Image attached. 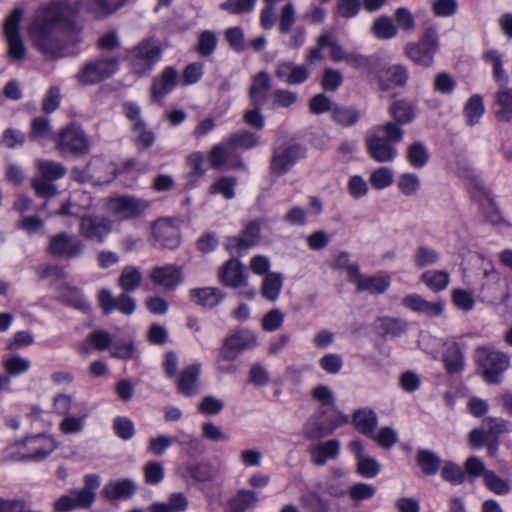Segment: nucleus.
<instances>
[{
  "instance_id": "obj_1",
  "label": "nucleus",
  "mask_w": 512,
  "mask_h": 512,
  "mask_svg": "<svg viewBox=\"0 0 512 512\" xmlns=\"http://www.w3.org/2000/svg\"><path fill=\"white\" fill-rule=\"evenodd\" d=\"M130 0H52L41 6L34 15L28 35L32 46L49 61H57L75 54L81 41V29L76 16L83 5L94 18L103 19L115 14Z\"/></svg>"
},
{
  "instance_id": "obj_2",
  "label": "nucleus",
  "mask_w": 512,
  "mask_h": 512,
  "mask_svg": "<svg viewBox=\"0 0 512 512\" xmlns=\"http://www.w3.org/2000/svg\"><path fill=\"white\" fill-rule=\"evenodd\" d=\"M56 446L51 436L37 434L10 444L4 451V457L9 460L38 461L50 455Z\"/></svg>"
},
{
  "instance_id": "obj_3",
  "label": "nucleus",
  "mask_w": 512,
  "mask_h": 512,
  "mask_svg": "<svg viewBox=\"0 0 512 512\" xmlns=\"http://www.w3.org/2000/svg\"><path fill=\"white\" fill-rule=\"evenodd\" d=\"M162 55L163 47L160 40L155 36L146 37L129 50L130 68L138 76L148 75L161 60Z\"/></svg>"
},
{
  "instance_id": "obj_4",
  "label": "nucleus",
  "mask_w": 512,
  "mask_h": 512,
  "mask_svg": "<svg viewBox=\"0 0 512 512\" xmlns=\"http://www.w3.org/2000/svg\"><path fill=\"white\" fill-rule=\"evenodd\" d=\"M479 373L488 384H499L510 366V357L493 346H479L474 353Z\"/></svg>"
},
{
  "instance_id": "obj_5",
  "label": "nucleus",
  "mask_w": 512,
  "mask_h": 512,
  "mask_svg": "<svg viewBox=\"0 0 512 512\" xmlns=\"http://www.w3.org/2000/svg\"><path fill=\"white\" fill-rule=\"evenodd\" d=\"M402 140H397L387 131L378 129V125L370 129L365 136V146L369 156L378 163L393 162L398 150L396 144Z\"/></svg>"
},
{
  "instance_id": "obj_6",
  "label": "nucleus",
  "mask_w": 512,
  "mask_h": 512,
  "mask_svg": "<svg viewBox=\"0 0 512 512\" xmlns=\"http://www.w3.org/2000/svg\"><path fill=\"white\" fill-rule=\"evenodd\" d=\"M388 112L391 120L379 124L378 129L389 132L397 140H403L405 134L403 125L413 122L416 118L415 105L406 99L395 100L389 106Z\"/></svg>"
},
{
  "instance_id": "obj_7",
  "label": "nucleus",
  "mask_w": 512,
  "mask_h": 512,
  "mask_svg": "<svg viewBox=\"0 0 512 512\" xmlns=\"http://www.w3.org/2000/svg\"><path fill=\"white\" fill-rule=\"evenodd\" d=\"M437 49V32L435 28L429 27L417 42H409L405 45L404 53L416 65L430 67Z\"/></svg>"
},
{
  "instance_id": "obj_8",
  "label": "nucleus",
  "mask_w": 512,
  "mask_h": 512,
  "mask_svg": "<svg viewBox=\"0 0 512 512\" xmlns=\"http://www.w3.org/2000/svg\"><path fill=\"white\" fill-rule=\"evenodd\" d=\"M23 10L15 8L7 16L4 23V35L8 45V55L14 61H22L26 57L27 49L20 35V23L23 17Z\"/></svg>"
},
{
  "instance_id": "obj_9",
  "label": "nucleus",
  "mask_w": 512,
  "mask_h": 512,
  "mask_svg": "<svg viewBox=\"0 0 512 512\" xmlns=\"http://www.w3.org/2000/svg\"><path fill=\"white\" fill-rule=\"evenodd\" d=\"M118 66L117 57L96 58L84 65L77 74V79L83 85L95 84L114 75Z\"/></svg>"
},
{
  "instance_id": "obj_10",
  "label": "nucleus",
  "mask_w": 512,
  "mask_h": 512,
  "mask_svg": "<svg viewBox=\"0 0 512 512\" xmlns=\"http://www.w3.org/2000/svg\"><path fill=\"white\" fill-rule=\"evenodd\" d=\"M105 207L110 214L119 217L121 220H132L141 217L145 213L149 207V202L133 196H118L109 198Z\"/></svg>"
},
{
  "instance_id": "obj_11",
  "label": "nucleus",
  "mask_w": 512,
  "mask_h": 512,
  "mask_svg": "<svg viewBox=\"0 0 512 512\" xmlns=\"http://www.w3.org/2000/svg\"><path fill=\"white\" fill-rule=\"evenodd\" d=\"M57 148L62 155H83L89 152L90 144L83 130L72 124L59 132Z\"/></svg>"
},
{
  "instance_id": "obj_12",
  "label": "nucleus",
  "mask_w": 512,
  "mask_h": 512,
  "mask_svg": "<svg viewBox=\"0 0 512 512\" xmlns=\"http://www.w3.org/2000/svg\"><path fill=\"white\" fill-rule=\"evenodd\" d=\"M219 280L224 285L234 289L245 288L239 294L247 299H252L255 296V290L247 288V275L242 263L237 259L231 258L225 262L219 271Z\"/></svg>"
},
{
  "instance_id": "obj_13",
  "label": "nucleus",
  "mask_w": 512,
  "mask_h": 512,
  "mask_svg": "<svg viewBox=\"0 0 512 512\" xmlns=\"http://www.w3.org/2000/svg\"><path fill=\"white\" fill-rule=\"evenodd\" d=\"M46 251L53 257L70 260L83 253L84 244L74 235L59 233L50 237Z\"/></svg>"
},
{
  "instance_id": "obj_14",
  "label": "nucleus",
  "mask_w": 512,
  "mask_h": 512,
  "mask_svg": "<svg viewBox=\"0 0 512 512\" xmlns=\"http://www.w3.org/2000/svg\"><path fill=\"white\" fill-rule=\"evenodd\" d=\"M97 297L104 315H109L115 310L124 315H131L136 310V300L129 295V292L122 291L115 297L109 289L102 288Z\"/></svg>"
},
{
  "instance_id": "obj_15",
  "label": "nucleus",
  "mask_w": 512,
  "mask_h": 512,
  "mask_svg": "<svg viewBox=\"0 0 512 512\" xmlns=\"http://www.w3.org/2000/svg\"><path fill=\"white\" fill-rule=\"evenodd\" d=\"M306 156V149L300 144H293L286 148H278L273 152L270 161V171L275 175L287 173L294 164Z\"/></svg>"
},
{
  "instance_id": "obj_16",
  "label": "nucleus",
  "mask_w": 512,
  "mask_h": 512,
  "mask_svg": "<svg viewBox=\"0 0 512 512\" xmlns=\"http://www.w3.org/2000/svg\"><path fill=\"white\" fill-rule=\"evenodd\" d=\"M111 230L112 221L104 216L89 215L80 220V235L91 241L104 242Z\"/></svg>"
},
{
  "instance_id": "obj_17",
  "label": "nucleus",
  "mask_w": 512,
  "mask_h": 512,
  "mask_svg": "<svg viewBox=\"0 0 512 512\" xmlns=\"http://www.w3.org/2000/svg\"><path fill=\"white\" fill-rule=\"evenodd\" d=\"M256 343V338L248 331H237L223 341L220 348V359L224 361H234L239 354Z\"/></svg>"
},
{
  "instance_id": "obj_18",
  "label": "nucleus",
  "mask_w": 512,
  "mask_h": 512,
  "mask_svg": "<svg viewBox=\"0 0 512 512\" xmlns=\"http://www.w3.org/2000/svg\"><path fill=\"white\" fill-rule=\"evenodd\" d=\"M348 417L342 413L336 412L331 415H323L315 420L307 423L305 433L308 438L317 439L328 436L333 433L335 429L346 424Z\"/></svg>"
},
{
  "instance_id": "obj_19",
  "label": "nucleus",
  "mask_w": 512,
  "mask_h": 512,
  "mask_svg": "<svg viewBox=\"0 0 512 512\" xmlns=\"http://www.w3.org/2000/svg\"><path fill=\"white\" fill-rule=\"evenodd\" d=\"M151 281L165 291L174 290L184 280L181 267L174 264L154 267L149 274Z\"/></svg>"
},
{
  "instance_id": "obj_20",
  "label": "nucleus",
  "mask_w": 512,
  "mask_h": 512,
  "mask_svg": "<svg viewBox=\"0 0 512 512\" xmlns=\"http://www.w3.org/2000/svg\"><path fill=\"white\" fill-rule=\"evenodd\" d=\"M310 74L311 69L307 64L297 65L291 61L278 62L275 69V76L288 85L302 84Z\"/></svg>"
},
{
  "instance_id": "obj_21",
  "label": "nucleus",
  "mask_w": 512,
  "mask_h": 512,
  "mask_svg": "<svg viewBox=\"0 0 512 512\" xmlns=\"http://www.w3.org/2000/svg\"><path fill=\"white\" fill-rule=\"evenodd\" d=\"M261 225L257 220L249 222L241 235L229 237L226 240V249L233 252H243L257 244L259 240Z\"/></svg>"
},
{
  "instance_id": "obj_22",
  "label": "nucleus",
  "mask_w": 512,
  "mask_h": 512,
  "mask_svg": "<svg viewBox=\"0 0 512 512\" xmlns=\"http://www.w3.org/2000/svg\"><path fill=\"white\" fill-rule=\"evenodd\" d=\"M152 230L155 240L163 248L175 249L180 244V230L170 221L158 220Z\"/></svg>"
},
{
  "instance_id": "obj_23",
  "label": "nucleus",
  "mask_w": 512,
  "mask_h": 512,
  "mask_svg": "<svg viewBox=\"0 0 512 512\" xmlns=\"http://www.w3.org/2000/svg\"><path fill=\"white\" fill-rule=\"evenodd\" d=\"M311 462L316 466H323L329 460H334L340 452V441L330 439L312 444L308 447Z\"/></svg>"
},
{
  "instance_id": "obj_24",
  "label": "nucleus",
  "mask_w": 512,
  "mask_h": 512,
  "mask_svg": "<svg viewBox=\"0 0 512 512\" xmlns=\"http://www.w3.org/2000/svg\"><path fill=\"white\" fill-rule=\"evenodd\" d=\"M201 364H191L185 367L176 379L178 391L185 396H192L199 391Z\"/></svg>"
},
{
  "instance_id": "obj_25",
  "label": "nucleus",
  "mask_w": 512,
  "mask_h": 512,
  "mask_svg": "<svg viewBox=\"0 0 512 512\" xmlns=\"http://www.w3.org/2000/svg\"><path fill=\"white\" fill-rule=\"evenodd\" d=\"M178 72L174 67H166L160 75L153 78L151 85V97L155 100L162 99L171 92L177 84Z\"/></svg>"
},
{
  "instance_id": "obj_26",
  "label": "nucleus",
  "mask_w": 512,
  "mask_h": 512,
  "mask_svg": "<svg viewBox=\"0 0 512 512\" xmlns=\"http://www.w3.org/2000/svg\"><path fill=\"white\" fill-rule=\"evenodd\" d=\"M271 88V78L265 71L257 73L251 81L248 91L252 104L264 105L268 91Z\"/></svg>"
},
{
  "instance_id": "obj_27",
  "label": "nucleus",
  "mask_w": 512,
  "mask_h": 512,
  "mask_svg": "<svg viewBox=\"0 0 512 512\" xmlns=\"http://www.w3.org/2000/svg\"><path fill=\"white\" fill-rule=\"evenodd\" d=\"M379 85L383 90L390 86H404L408 80L407 68L403 65H393L379 73Z\"/></svg>"
},
{
  "instance_id": "obj_28",
  "label": "nucleus",
  "mask_w": 512,
  "mask_h": 512,
  "mask_svg": "<svg viewBox=\"0 0 512 512\" xmlns=\"http://www.w3.org/2000/svg\"><path fill=\"white\" fill-rule=\"evenodd\" d=\"M136 491L135 483L130 479H122L107 483L102 493L109 500L130 498Z\"/></svg>"
},
{
  "instance_id": "obj_29",
  "label": "nucleus",
  "mask_w": 512,
  "mask_h": 512,
  "mask_svg": "<svg viewBox=\"0 0 512 512\" xmlns=\"http://www.w3.org/2000/svg\"><path fill=\"white\" fill-rule=\"evenodd\" d=\"M495 102L497 106L496 119L505 123L512 121V88L501 86L495 94Z\"/></svg>"
},
{
  "instance_id": "obj_30",
  "label": "nucleus",
  "mask_w": 512,
  "mask_h": 512,
  "mask_svg": "<svg viewBox=\"0 0 512 512\" xmlns=\"http://www.w3.org/2000/svg\"><path fill=\"white\" fill-rule=\"evenodd\" d=\"M190 294L195 303L206 308L217 306L225 297V294L215 287L195 288Z\"/></svg>"
},
{
  "instance_id": "obj_31",
  "label": "nucleus",
  "mask_w": 512,
  "mask_h": 512,
  "mask_svg": "<svg viewBox=\"0 0 512 512\" xmlns=\"http://www.w3.org/2000/svg\"><path fill=\"white\" fill-rule=\"evenodd\" d=\"M143 276L139 268L128 265L125 266L118 277L117 284L123 292L135 291L142 282Z\"/></svg>"
},
{
  "instance_id": "obj_32",
  "label": "nucleus",
  "mask_w": 512,
  "mask_h": 512,
  "mask_svg": "<svg viewBox=\"0 0 512 512\" xmlns=\"http://www.w3.org/2000/svg\"><path fill=\"white\" fill-rule=\"evenodd\" d=\"M356 429L366 436H373L377 425V416L370 409H359L353 414Z\"/></svg>"
},
{
  "instance_id": "obj_33",
  "label": "nucleus",
  "mask_w": 512,
  "mask_h": 512,
  "mask_svg": "<svg viewBox=\"0 0 512 512\" xmlns=\"http://www.w3.org/2000/svg\"><path fill=\"white\" fill-rule=\"evenodd\" d=\"M89 416L87 409H80L75 415H67L59 424V430L66 435L80 433Z\"/></svg>"
},
{
  "instance_id": "obj_34",
  "label": "nucleus",
  "mask_w": 512,
  "mask_h": 512,
  "mask_svg": "<svg viewBox=\"0 0 512 512\" xmlns=\"http://www.w3.org/2000/svg\"><path fill=\"white\" fill-rule=\"evenodd\" d=\"M299 502L307 512H330V504L315 491H308L300 496Z\"/></svg>"
},
{
  "instance_id": "obj_35",
  "label": "nucleus",
  "mask_w": 512,
  "mask_h": 512,
  "mask_svg": "<svg viewBox=\"0 0 512 512\" xmlns=\"http://www.w3.org/2000/svg\"><path fill=\"white\" fill-rule=\"evenodd\" d=\"M282 285L283 278L280 273H267L261 286V295L269 301H275L279 297Z\"/></svg>"
},
{
  "instance_id": "obj_36",
  "label": "nucleus",
  "mask_w": 512,
  "mask_h": 512,
  "mask_svg": "<svg viewBox=\"0 0 512 512\" xmlns=\"http://www.w3.org/2000/svg\"><path fill=\"white\" fill-rule=\"evenodd\" d=\"M416 461L425 475H435L441 464L440 457L428 449H420L417 452Z\"/></svg>"
},
{
  "instance_id": "obj_37",
  "label": "nucleus",
  "mask_w": 512,
  "mask_h": 512,
  "mask_svg": "<svg viewBox=\"0 0 512 512\" xmlns=\"http://www.w3.org/2000/svg\"><path fill=\"white\" fill-rule=\"evenodd\" d=\"M406 159L414 168L424 167L429 160V152L424 143L415 141L406 149Z\"/></svg>"
},
{
  "instance_id": "obj_38",
  "label": "nucleus",
  "mask_w": 512,
  "mask_h": 512,
  "mask_svg": "<svg viewBox=\"0 0 512 512\" xmlns=\"http://www.w3.org/2000/svg\"><path fill=\"white\" fill-rule=\"evenodd\" d=\"M227 147L231 149H251L258 145V136L250 131L234 132L227 138Z\"/></svg>"
},
{
  "instance_id": "obj_39",
  "label": "nucleus",
  "mask_w": 512,
  "mask_h": 512,
  "mask_svg": "<svg viewBox=\"0 0 512 512\" xmlns=\"http://www.w3.org/2000/svg\"><path fill=\"white\" fill-rule=\"evenodd\" d=\"M371 31L376 38L387 40L397 35L398 28L389 16L382 15L374 20Z\"/></svg>"
},
{
  "instance_id": "obj_40",
  "label": "nucleus",
  "mask_w": 512,
  "mask_h": 512,
  "mask_svg": "<svg viewBox=\"0 0 512 512\" xmlns=\"http://www.w3.org/2000/svg\"><path fill=\"white\" fill-rule=\"evenodd\" d=\"M391 280L386 275H376L371 277H364L359 283L357 288L358 292L367 291L370 294H381L385 292L390 286Z\"/></svg>"
},
{
  "instance_id": "obj_41",
  "label": "nucleus",
  "mask_w": 512,
  "mask_h": 512,
  "mask_svg": "<svg viewBox=\"0 0 512 512\" xmlns=\"http://www.w3.org/2000/svg\"><path fill=\"white\" fill-rule=\"evenodd\" d=\"M86 508H89V505L80 501V495L77 494V489L72 490L69 494L60 496L53 503L54 512H70L75 509Z\"/></svg>"
},
{
  "instance_id": "obj_42",
  "label": "nucleus",
  "mask_w": 512,
  "mask_h": 512,
  "mask_svg": "<svg viewBox=\"0 0 512 512\" xmlns=\"http://www.w3.org/2000/svg\"><path fill=\"white\" fill-rule=\"evenodd\" d=\"M443 362L448 373H458L464 367L463 353L458 344L453 343L443 354Z\"/></svg>"
},
{
  "instance_id": "obj_43",
  "label": "nucleus",
  "mask_w": 512,
  "mask_h": 512,
  "mask_svg": "<svg viewBox=\"0 0 512 512\" xmlns=\"http://www.w3.org/2000/svg\"><path fill=\"white\" fill-rule=\"evenodd\" d=\"M483 59L492 64L493 77L499 86H507L509 78L502 66V56L499 51L491 49L484 53Z\"/></svg>"
},
{
  "instance_id": "obj_44",
  "label": "nucleus",
  "mask_w": 512,
  "mask_h": 512,
  "mask_svg": "<svg viewBox=\"0 0 512 512\" xmlns=\"http://www.w3.org/2000/svg\"><path fill=\"white\" fill-rule=\"evenodd\" d=\"M421 280L434 292H439L449 284L450 276L446 271L429 270L421 275Z\"/></svg>"
},
{
  "instance_id": "obj_45",
  "label": "nucleus",
  "mask_w": 512,
  "mask_h": 512,
  "mask_svg": "<svg viewBox=\"0 0 512 512\" xmlns=\"http://www.w3.org/2000/svg\"><path fill=\"white\" fill-rule=\"evenodd\" d=\"M80 409H86L83 404L74 400L72 395L59 394L54 398V410L59 415L66 417L78 413Z\"/></svg>"
},
{
  "instance_id": "obj_46",
  "label": "nucleus",
  "mask_w": 512,
  "mask_h": 512,
  "mask_svg": "<svg viewBox=\"0 0 512 512\" xmlns=\"http://www.w3.org/2000/svg\"><path fill=\"white\" fill-rule=\"evenodd\" d=\"M485 111L483 99L480 95L475 94L469 98L464 106V115L470 126L478 123L479 119Z\"/></svg>"
},
{
  "instance_id": "obj_47",
  "label": "nucleus",
  "mask_w": 512,
  "mask_h": 512,
  "mask_svg": "<svg viewBox=\"0 0 512 512\" xmlns=\"http://www.w3.org/2000/svg\"><path fill=\"white\" fill-rule=\"evenodd\" d=\"M382 331L393 337H398L407 331L408 323L402 318L384 316L378 318Z\"/></svg>"
},
{
  "instance_id": "obj_48",
  "label": "nucleus",
  "mask_w": 512,
  "mask_h": 512,
  "mask_svg": "<svg viewBox=\"0 0 512 512\" xmlns=\"http://www.w3.org/2000/svg\"><path fill=\"white\" fill-rule=\"evenodd\" d=\"M100 486V478L95 474H88L84 477V487L77 489V494L80 495V501L88 504L89 507L95 500V491Z\"/></svg>"
},
{
  "instance_id": "obj_49",
  "label": "nucleus",
  "mask_w": 512,
  "mask_h": 512,
  "mask_svg": "<svg viewBox=\"0 0 512 512\" xmlns=\"http://www.w3.org/2000/svg\"><path fill=\"white\" fill-rule=\"evenodd\" d=\"M38 169L41 177L49 181H56L66 174L65 166L61 163L50 160L38 161Z\"/></svg>"
},
{
  "instance_id": "obj_50",
  "label": "nucleus",
  "mask_w": 512,
  "mask_h": 512,
  "mask_svg": "<svg viewBox=\"0 0 512 512\" xmlns=\"http://www.w3.org/2000/svg\"><path fill=\"white\" fill-rule=\"evenodd\" d=\"M257 501L258 498L253 491L240 490L230 502L231 512H245L248 508H253Z\"/></svg>"
},
{
  "instance_id": "obj_51",
  "label": "nucleus",
  "mask_w": 512,
  "mask_h": 512,
  "mask_svg": "<svg viewBox=\"0 0 512 512\" xmlns=\"http://www.w3.org/2000/svg\"><path fill=\"white\" fill-rule=\"evenodd\" d=\"M359 118L360 114L358 110L353 107L335 106L332 109V119L342 126L354 125Z\"/></svg>"
},
{
  "instance_id": "obj_52",
  "label": "nucleus",
  "mask_w": 512,
  "mask_h": 512,
  "mask_svg": "<svg viewBox=\"0 0 512 512\" xmlns=\"http://www.w3.org/2000/svg\"><path fill=\"white\" fill-rule=\"evenodd\" d=\"M5 371L12 376L25 373L30 368V361L19 355L6 356L2 360Z\"/></svg>"
},
{
  "instance_id": "obj_53",
  "label": "nucleus",
  "mask_w": 512,
  "mask_h": 512,
  "mask_svg": "<svg viewBox=\"0 0 512 512\" xmlns=\"http://www.w3.org/2000/svg\"><path fill=\"white\" fill-rule=\"evenodd\" d=\"M51 126L48 118L39 116L32 120L29 137L33 141H40L49 138Z\"/></svg>"
},
{
  "instance_id": "obj_54",
  "label": "nucleus",
  "mask_w": 512,
  "mask_h": 512,
  "mask_svg": "<svg viewBox=\"0 0 512 512\" xmlns=\"http://www.w3.org/2000/svg\"><path fill=\"white\" fill-rule=\"evenodd\" d=\"M217 37L210 30L202 31L198 36L196 51L203 57L210 56L216 49Z\"/></svg>"
},
{
  "instance_id": "obj_55",
  "label": "nucleus",
  "mask_w": 512,
  "mask_h": 512,
  "mask_svg": "<svg viewBox=\"0 0 512 512\" xmlns=\"http://www.w3.org/2000/svg\"><path fill=\"white\" fill-rule=\"evenodd\" d=\"M236 183L237 179L234 177H221L210 186L209 192L211 194H221L226 199H232L235 196Z\"/></svg>"
},
{
  "instance_id": "obj_56",
  "label": "nucleus",
  "mask_w": 512,
  "mask_h": 512,
  "mask_svg": "<svg viewBox=\"0 0 512 512\" xmlns=\"http://www.w3.org/2000/svg\"><path fill=\"white\" fill-rule=\"evenodd\" d=\"M483 423L487 427V434L495 438L512 431V423L503 418L487 417Z\"/></svg>"
},
{
  "instance_id": "obj_57",
  "label": "nucleus",
  "mask_w": 512,
  "mask_h": 512,
  "mask_svg": "<svg viewBox=\"0 0 512 512\" xmlns=\"http://www.w3.org/2000/svg\"><path fill=\"white\" fill-rule=\"evenodd\" d=\"M189 475L199 482L211 481L216 476V469L208 462H201L187 468Z\"/></svg>"
},
{
  "instance_id": "obj_58",
  "label": "nucleus",
  "mask_w": 512,
  "mask_h": 512,
  "mask_svg": "<svg viewBox=\"0 0 512 512\" xmlns=\"http://www.w3.org/2000/svg\"><path fill=\"white\" fill-rule=\"evenodd\" d=\"M484 483L486 487L493 493L497 495H506L510 491V486L508 482L498 475H496L493 471L484 472Z\"/></svg>"
},
{
  "instance_id": "obj_59",
  "label": "nucleus",
  "mask_w": 512,
  "mask_h": 512,
  "mask_svg": "<svg viewBox=\"0 0 512 512\" xmlns=\"http://www.w3.org/2000/svg\"><path fill=\"white\" fill-rule=\"evenodd\" d=\"M362 7L361 0H337L335 15L345 19L354 18Z\"/></svg>"
},
{
  "instance_id": "obj_60",
  "label": "nucleus",
  "mask_w": 512,
  "mask_h": 512,
  "mask_svg": "<svg viewBox=\"0 0 512 512\" xmlns=\"http://www.w3.org/2000/svg\"><path fill=\"white\" fill-rule=\"evenodd\" d=\"M298 100V94L288 89H276L272 93L273 108H289Z\"/></svg>"
},
{
  "instance_id": "obj_61",
  "label": "nucleus",
  "mask_w": 512,
  "mask_h": 512,
  "mask_svg": "<svg viewBox=\"0 0 512 512\" xmlns=\"http://www.w3.org/2000/svg\"><path fill=\"white\" fill-rule=\"evenodd\" d=\"M62 297L64 301L79 310H88L89 305L84 298L82 292L75 287H65L63 289Z\"/></svg>"
},
{
  "instance_id": "obj_62",
  "label": "nucleus",
  "mask_w": 512,
  "mask_h": 512,
  "mask_svg": "<svg viewBox=\"0 0 512 512\" xmlns=\"http://www.w3.org/2000/svg\"><path fill=\"white\" fill-rule=\"evenodd\" d=\"M399 190L406 196L415 195L420 187V179L416 174H401L397 181Z\"/></svg>"
},
{
  "instance_id": "obj_63",
  "label": "nucleus",
  "mask_w": 512,
  "mask_h": 512,
  "mask_svg": "<svg viewBox=\"0 0 512 512\" xmlns=\"http://www.w3.org/2000/svg\"><path fill=\"white\" fill-rule=\"evenodd\" d=\"M228 158V149L222 144L212 146L208 153L209 165L214 170H222Z\"/></svg>"
},
{
  "instance_id": "obj_64",
  "label": "nucleus",
  "mask_w": 512,
  "mask_h": 512,
  "mask_svg": "<svg viewBox=\"0 0 512 512\" xmlns=\"http://www.w3.org/2000/svg\"><path fill=\"white\" fill-rule=\"evenodd\" d=\"M343 83L342 73L334 68H326L323 72L321 86L325 91L334 92Z\"/></svg>"
}]
</instances>
